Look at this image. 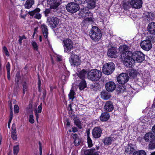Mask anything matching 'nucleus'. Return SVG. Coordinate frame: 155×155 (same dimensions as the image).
Wrapping results in <instances>:
<instances>
[{
	"instance_id": "obj_1",
	"label": "nucleus",
	"mask_w": 155,
	"mask_h": 155,
	"mask_svg": "<svg viewBox=\"0 0 155 155\" xmlns=\"http://www.w3.org/2000/svg\"><path fill=\"white\" fill-rule=\"evenodd\" d=\"M101 71L97 69H92L87 72V78L92 81H97L102 75Z\"/></svg>"
},
{
	"instance_id": "obj_2",
	"label": "nucleus",
	"mask_w": 155,
	"mask_h": 155,
	"mask_svg": "<svg viewBox=\"0 0 155 155\" xmlns=\"http://www.w3.org/2000/svg\"><path fill=\"white\" fill-rule=\"evenodd\" d=\"M89 35L91 38L94 41H99L102 36L101 31L96 26H94L92 28Z\"/></svg>"
},
{
	"instance_id": "obj_3",
	"label": "nucleus",
	"mask_w": 155,
	"mask_h": 155,
	"mask_svg": "<svg viewBox=\"0 0 155 155\" xmlns=\"http://www.w3.org/2000/svg\"><path fill=\"white\" fill-rule=\"evenodd\" d=\"M63 43L64 52L73 54L74 47L73 43L72 41L70 39L67 38L63 41Z\"/></svg>"
},
{
	"instance_id": "obj_4",
	"label": "nucleus",
	"mask_w": 155,
	"mask_h": 155,
	"mask_svg": "<svg viewBox=\"0 0 155 155\" xmlns=\"http://www.w3.org/2000/svg\"><path fill=\"white\" fill-rule=\"evenodd\" d=\"M153 36L149 35L146 38V39L142 41L140 43V46L143 50L147 51L150 50L152 48L151 40Z\"/></svg>"
},
{
	"instance_id": "obj_5",
	"label": "nucleus",
	"mask_w": 155,
	"mask_h": 155,
	"mask_svg": "<svg viewBox=\"0 0 155 155\" xmlns=\"http://www.w3.org/2000/svg\"><path fill=\"white\" fill-rule=\"evenodd\" d=\"M131 57L134 63L135 62L141 63L145 59L144 54L140 51H136L131 53Z\"/></svg>"
},
{
	"instance_id": "obj_6",
	"label": "nucleus",
	"mask_w": 155,
	"mask_h": 155,
	"mask_svg": "<svg viewBox=\"0 0 155 155\" xmlns=\"http://www.w3.org/2000/svg\"><path fill=\"white\" fill-rule=\"evenodd\" d=\"M115 68V65L112 62L105 64H104L103 67V72L106 74H110L114 71Z\"/></svg>"
},
{
	"instance_id": "obj_7",
	"label": "nucleus",
	"mask_w": 155,
	"mask_h": 155,
	"mask_svg": "<svg viewBox=\"0 0 155 155\" xmlns=\"http://www.w3.org/2000/svg\"><path fill=\"white\" fill-rule=\"evenodd\" d=\"M120 58L124 64L126 66L130 67L134 64L131 56H126V54H123Z\"/></svg>"
},
{
	"instance_id": "obj_8",
	"label": "nucleus",
	"mask_w": 155,
	"mask_h": 155,
	"mask_svg": "<svg viewBox=\"0 0 155 155\" xmlns=\"http://www.w3.org/2000/svg\"><path fill=\"white\" fill-rule=\"evenodd\" d=\"M79 4L75 2H71L69 3L66 7L67 11L71 13H74L80 9Z\"/></svg>"
},
{
	"instance_id": "obj_9",
	"label": "nucleus",
	"mask_w": 155,
	"mask_h": 155,
	"mask_svg": "<svg viewBox=\"0 0 155 155\" xmlns=\"http://www.w3.org/2000/svg\"><path fill=\"white\" fill-rule=\"evenodd\" d=\"M47 22L48 25L52 28H56L59 22V19L55 17L49 16L47 18Z\"/></svg>"
},
{
	"instance_id": "obj_10",
	"label": "nucleus",
	"mask_w": 155,
	"mask_h": 155,
	"mask_svg": "<svg viewBox=\"0 0 155 155\" xmlns=\"http://www.w3.org/2000/svg\"><path fill=\"white\" fill-rule=\"evenodd\" d=\"M129 77L128 74L126 73L121 74L117 78L118 82L120 84H124L129 80Z\"/></svg>"
},
{
	"instance_id": "obj_11",
	"label": "nucleus",
	"mask_w": 155,
	"mask_h": 155,
	"mask_svg": "<svg viewBox=\"0 0 155 155\" xmlns=\"http://www.w3.org/2000/svg\"><path fill=\"white\" fill-rule=\"evenodd\" d=\"M63 2L62 0H47L48 4L50 5V8L56 9Z\"/></svg>"
},
{
	"instance_id": "obj_12",
	"label": "nucleus",
	"mask_w": 155,
	"mask_h": 155,
	"mask_svg": "<svg viewBox=\"0 0 155 155\" xmlns=\"http://www.w3.org/2000/svg\"><path fill=\"white\" fill-rule=\"evenodd\" d=\"M143 2L142 0H132L130 4V7L136 9H139L142 7Z\"/></svg>"
},
{
	"instance_id": "obj_13",
	"label": "nucleus",
	"mask_w": 155,
	"mask_h": 155,
	"mask_svg": "<svg viewBox=\"0 0 155 155\" xmlns=\"http://www.w3.org/2000/svg\"><path fill=\"white\" fill-rule=\"evenodd\" d=\"M128 47L126 45L120 46L119 49L120 51L121 56L123 54H126V56H131L132 52L128 51Z\"/></svg>"
},
{
	"instance_id": "obj_14",
	"label": "nucleus",
	"mask_w": 155,
	"mask_h": 155,
	"mask_svg": "<svg viewBox=\"0 0 155 155\" xmlns=\"http://www.w3.org/2000/svg\"><path fill=\"white\" fill-rule=\"evenodd\" d=\"M102 130L99 127H94L92 130V135L94 138H98L100 137L102 134Z\"/></svg>"
},
{
	"instance_id": "obj_15",
	"label": "nucleus",
	"mask_w": 155,
	"mask_h": 155,
	"mask_svg": "<svg viewBox=\"0 0 155 155\" xmlns=\"http://www.w3.org/2000/svg\"><path fill=\"white\" fill-rule=\"evenodd\" d=\"M69 61L71 65L77 66L80 64V60L77 55H72Z\"/></svg>"
},
{
	"instance_id": "obj_16",
	"label": "nucleus",
	"mask_w": 155,
	"mask_h": 155,
	"mask_svg": "<svg viewBox=\"0 0 155 155\" xmlns=\"http://www.w3.org/2000/svg\"><path fill=\"white\" fill-rule=\"evenodd\" d=\"M40 11V9L39 8H37L34 10L31 11L29 12L28 14L30 15L31 16H34L35 15L34 18L40 19L41 18V15L38 13Z\"/></svg>"
},
{
	"instance_id": "obj_17",
	"label": "nucleus",
	"mask_w": 155,
	"mask_h": 155,
	"mask_svg": "<svg viewBox=\"0 0 155 155\" xmlns=\"http://www.w3.org/2000/svg\"><path fill=\"white\" fill-rule=\"evenodd\" d=\"M105 87L107 91L112 92L115 89L116 85L113 82L109 81L106 83Z\"/></svg>"
},
{
	"instance_id": "obj_18",
	"label": "nucleus",
	"mask_w": 155,
	"mask_h": 155,
	"mask_svg": "<svg viewBox=\"0 0 155 155\" xmlns=\"http://www.w3.org/2000/svg\"><path fill=\"white\" fill-rule=\"evenodd\" d=\"M114 109V106L112 102L108 101L106 102L104 107V110L107 112L112 111Z\"/></svg>"
},
{
	"instance_id": "obj_19",
	"label": "nucleus",
	"mask_w": 155,
	"mask_h": 155,
	"mask_svg": "<svg viewBox=\"0 0 155 155\" xmlns=\"http://www.w3.org/2000/svg\"><path fill=\"white\" fill-rule=\"evenodd\" d=\"M53 8H50L46 9L44 12L45 15V17H47L50 15L51 14H54V15H57L56 12L58 11V9H56L54 10H52Z\"/></svg>"
},
{
	"instance_id": "obj_20",
	"label": "nucleus",
	"mask_w": 155,
	"mask_h": 155,
	"mask_svg": "<svg viewBox=\"0 0 155 155\" xmlns=\"http://www.w3.org/2000/svg\"><path fill=\"white\" fill-rule=\"evenodd\" d=\"M155 136L152 132L146 133L144 137V140L147 142L154 140H155Z\"/></svg>"
},
{
	"instance_id": "obj_21",
	"label": "nucleus",
	"mask_w": 155,
	"mask_h": 155,
	"mask_svg": "<svg viewBox=\"0 0 155 155\" xmlns=\"http://www.w3.org/2000/svg\"><path fill=\"white\" fill-rule=\"evenodd\" d=\"M117 51L114 48L112 47L108 51L107 55L111 58H116L117 57L116 55Z\"/></svg>"
},
{
	"instance_id": "obj_22",
	"label": "nucleus",
	"mask_w": 155,
	"mask_h": 155,
	"mask_svg": "<svg viewBox=\"0 0 155 155\" xmlns=\"http://www.w3.org/2000/svg\"><path fill=\"white\" fill-rule=\"evenodd\" d=\"M148 32L151 34L155 35V23L151 22L149 24L147 27Z\"/></svg>"
},
{
	"instance_id": "obj_23",
	"label": "nucleus",
	"mask_w": 155,
	"mask_h": 155,
	"mask_svg": "<svg viewBox=\"0 0 155 155\" xmlns=\"http://www.w3.org/2000/svg\"><path fill=\"white\" fill-rule=\"evenodd\" d=\"M11 129V137L14 140H16L17 139V136L16 134L15 125V124H13Z\"/></svg>"
},
{
	"instance_id": "obj_24",
	"label": "nucleus",
	"mask_w": 155,
	"mask_h": 155,
	"mask_svg": "<svg viewBox=\"0 0 155 155\" xmlns=\"http://www.w3.org/2000/svg\"><path fill=\"white\" fill-rule=\"evenodd\" d=\"M41 28L44 36L45 38H47L48 34L47 26L43 24L41 25Z\"/></svg>"
},
{
	"instance_id": "obj_25",
	"label": "nucleus",
	"mask_w": 155,
	"mask_h": 155,
	"mask_svg": "<svg viewBox=\"0 0 155 155\" xmlns=\"http://www.w3.org/2000/svg\"><path fill=\"white\" fill-rule=\"evenodd\" d=\"M109 114L106 111L102 113L100 117V119L102 121H106L109 119Z\"/></svg>"
},
{
	"instance_id": "obj_26",
	"label": "nucleus",
	"mask_w": 155,
	"mask_h": 155,
	"mask_svg": "<svg viewBox=\"0 0 155 155\" xmlns=\"http://www.w3.org/2000/svg\"><path fill=\"white\" fill-rule=\"evenodd\" d=\"M101 97L105 100H107L109 99L111 97V95L107 91H104L101 92Z\"/></svg>"
},
{
	"instance_id": "obj_27",
	"label": "nucleus",
	"mask_w": 155,
	"mask_h": 155,
	"mask_svg": "<svg viewBox=\"0 0 155 155\" xmlns=\"http://www.w3.org/2000/svg\"><path fill=\"white\" fill-rule=\"evenodd\" d=\"M77 75L82 80L85 78L87 74V72L84 69H83L80 71H78V73H77Z\"/></svg>"
},
{
	"instance_id": "obj_28",
	"label": "nucleus",
	"mask_w": 155,
	"mask_h": 155,
	"mask_svg": "<svg viewBox=\"0 0 155 155\" xmlns=\"http://www.w3.org/2000/svg\"><path fill=\"white\" fill-rule=\"evenodd\" d=\"M35 3V0H27L25 5V8L29 9L31 8Z\"/></svg>"
},
{
	"instance_id": "obj_29",
	"label": "nucleus",
	"mask_w": 155,
	"mask_h": 155,
	"mask_svg": "<svg viewBox=\"0 0 155 155\" xmlns=\"http://www.w3.org/2000/svg\"><path fill=\"white\" fill-rule=\"evenodd\" d=\"M74 140V143L75 146H78L80 144L81 140L78 137L76 134H74L72 136Z\"/></svg>"
},
{
	"instance_id": "obj_30",
	"label": "nucleus",
	"mask_w": 155,
	"mask_h": 155,
	"mask_svg": "<svg viewBox=\"0 0 155 155\" xmlns=\"http://www.w3.org/2000/svg\"><path fill=\"white\" fill-rule=\"evenodd\" d=\"M102 141L105 145H110L113 142L110 137H105L103 140Z\"/></svg>"
},
{
	"instance_id": "obj_31",
	"label": "nucleus",
	"mask_w": 155,
	"mask_h": 155,
	"mask_svg": "<svg viewBox=\"0 0 155 155\" xmlns=\"http://www.w3.org/2000/svg\"><path fill=\"white\" fill-rule=\"evenodd\" d=\"M95 151V149L94 148L91 149L84 150V152L85 155H93Z\"/></svg>"
},
{
	"instance_id": "obj_32",
	"label": "nucleus",
	"mask_w": 155,
	"mask_h": 155,
	"mask_svg": "<svg viewBox=\"0 0 155 155\" xmlns=\"http://www.w3.org/2000/svg\"><path fill=\"white\" fill-rule=\"evenodd\" d=\"M74 124L79 129L82 128L81 123L80 120L77 118L75 117L73 119Z\"/></svg>"
},
{
	"instance_id": "obj_33",
	"label": "nucleus",
	"mask_w": 155,
	"mask_h": 155,
	"mask_svg": "<svg viewBox=\"0 0 155 155\" xmlns=\"http://www.w3.org/2000/svg\"><path fill=\"white\" fill-rule=\"evenodd\" d=\"M91 8H94L95 6V0H85Z\"/></svg>"
},
{
	"instance_id": "obj_34",
	"label": "nucleus",
	"mask_w": 155,
	"mask_h": 155,
	"mask_svg": "<svg viewBox=\"0 0 155 155\" xmlns=\"http://www.w3.org/2000/svg\"><path fill=\"white\" fill-rule=\"evenodd\" d=\"M123 84L118 85L117 87H116V89L117 91H118L119 93H121L124 92L126 90L125 87L123 86Z\"/></svg>"
},
{
	"instance_id": "obj_35",
	"label": "nucleus",
	"mask_w": 155,
	"mask_h": 155,
	"mask_svg": "<svg viewBox=\"0 0 155 155\" xmlns=\"http://www.w3.org/2000/svg\"><path fill=\"white\" fill-rule=\"evenodd\" d=\"M79 86V88L81 90L84 89L86 87V81L84 80H82L80 83Z\"/></svg>"
},
{
	"instance_id": "obj_36",
	"label": "nucleus",
	"mask_w": 155,
	"mask_h": 155,
	"mask_svg": "<svg viewBox=\"0 0 155 155\" xmlns=\"http://www.w3.org/2000/svg\"><path fill=\"white\" fill-rule=\"evenodd\" d=\"M148 147L151 150H153L155 148V140L150 141Z\"/></svg>"
},
{
	"instance_id": "obj_37",
	"label": "nucleus",
	"mask_w": 155,
	"mask_h": 155,
	"mask_svg": "<svg viewBox=\"0 0 155 155\" xmlns=\"http://www.w3.org/2000/svg\"><path fill=\"white\" fill-rule=\"evenodd\" d=\"M133 155H146V153L144 150H140L134 152Z\"/></svg>"
},
{
	"instance_id": "obj_38",
	"label": "nucleus",
	"mask_w": 155,
	"mask_h": 155,
	"mask_svg": "<svg viewBox=\"0 0 155 155\" xmlns=\"http://www.w3.org/2000/svg\"><path fill=\"white\" fill-rule=\"evenodd\" d=\"M75 93L73 90H71L69 94H68V96L70 99H71L72 101L73 99L74 98V95Z\"/></svg>"
},
{
	"instance_id": "obj_39",
	"label": "nucleus",
	"mask_w": 155,
	"mask_h": 155,
	"mask_svg": "<svg viewBox=\"0 0 155 155\" xmlns=\"http://www.w3.org/2000/svg\"><path fill=\"white\" fill-rule=\"evenodd\" d=\"M87 143L88 145V147H91L93 146V144L92 142V140L91 139L89 135L87 134Z\"/></svg>"
},
{
	"instance_id": "obj_40",
	"label": "nucleus",
	"mask_w": 155,
	"mask_h": 155,
	"mask_svg": "<svg viewBox=\"0 0 155 155\" xmlns=\"http://www.w3.org/2000/svg\"><path fill=\"white\" fill-rule=\"evenodd\" d=\"M19 151V145L15 146L13 147V153L15 155H17Z\"/></svg>"
},
{
	"instance_id": "obj_41",
	"label": "nucleus",
	"mask_w": 155,
	"mask_h": 155,
	"mask_svg": "<svg viewBox=\"0 0 155 155\" xmlns=\"http://www.w3.org/2000/svg\"><path fill=\"white\" fill-rule=\"evenodd\" d=\"M31 43L34 49L37 51L38 49V45L37 43L34 41H32L31 42Z\"/></svg>"
},
{
	"instance_id": "obj_42",
	"label": "nucleus",
	"mask_w": 155,
	"mask_h": 155,
	"mask_svg": "<svg viewBox=\"0 0 155 155\" xmlns=\"http://www.w3.org/2000/svg\"><path fill=\"white\" fill-rule=\"evenodd\" d=\"M147 18H149V20L153 19L154 17V15L151 12H148L147 15Z\"/></svg>"
},
{
	"instance_id": "obj_43",
	"label": "nucleus",
	"mask_w": 155,
	"mask_h": 155,
	"mask_svg": "<svg viewBox=\"0 0 155 155\" xmlns=\"http://www.w3.org/2000/svg\"><path fill=\"white\" fill-rule=\"evenodd\" d=\"M23 87V94H24L25 91H27L28 88V85L26 82H24L22 84Z\"/></svg>"
},
{
	"instance_id": "obj_44",
	"label": "nucleus",
	"mask_w": 155,
	"mask_h": 155,
	"mask_svg": "<svg viewBox=\"0 0 155 155\" xmlns=\"http://www.w3.org/2000/svg\"><path fill=\"white\" fill-rule=\"evenodd\" d=\"M86 7H83V8H81V10L80 11L78 14L80 16H82L84 13H85L86 12Z\"/></svg>"
},
{
	"instance_id": "obj_45",
	"label": "nucleus",
	"mask_w": 155,
	"mask_h": 155,
	"mask_svg": "<svg viewBox=\"0 0 155 155\" xmlns=\"http://www.w3.org/2000/svg\"><path fill=\"white\" fill-rule=\"evenodd\" d=\"M3 51L5 53V55L7 56H9V54L8 49L5 46H4L3 48Z\"/></svg>"
},
{
	"instance_id": "obj_46",
	"label": "nucleus",
	"mask_w": 155,
	"mask_h": 155,
	"mask_svg": "<svg viewBox=\"0 0 155 155\" xmlns=\"http://www.w3.org/2000/svg\"><path fill=\"white\" fill-rule=\"evenodd\" d=\"M117 135L116 134H114L111 135L110 137L113 142L117 138Z\"/></svg>"
},
{
	"instance_id": "obj_47",
	"label": "nucleus",
	"mask_w": 155,
	"mask_h": 155,
	"mask_svg": "<svg viewBox=\"0 0 155 155\" xmlns=\"http://www.w3.org/2000/svg\"><path fill=\"white\" fill-rule=\"evenodd\" d=\"M129 74L130 77H131L133 78H134L137 76L136 72L135 71H130Z\"/></svg>"
},
{
	"instance_id": "obj_48",
	"label": "nucleus",
	"mask_w": 155,
	"mask_h": 155,
	"mask_svg": "<svg viewBox=\"0 0 155 155\" xmlns=\"http://www.w3.org/2000/svg\"><path fill=\"white\" fill-rule=\"evenodd\" d=\"M130 4V3L127 2L126 3H124L123 5V8L124 9L127 10L129 8V5Z\"/></svg>"
},
{
	"instance_id": "obj_49",
	"label": "nucleus",
	"mask_w": 155,
	"mask_h": 155,
	"mask_svg": "<svg viewBox=\"0 0 155 155\" xmlns=\"http://www.w3.org/2000/svg\"><path fill=\"white\" fill-rule=\"evenodd\" d=\"M33 118L34 116L32 114H31L29 115V122L31 124H33L35 122Z\"/></svg>"
},
{
	"instance_id": "obj_50",
	"label": "nucleus",
	"mask_w": 155,
	"mask_h": 155,
	"mask_svg": "<svg viewBox=\"0 0 155 155\" xmlns=\"http://www.w3.org/2000/svg\"><path fill=\"white\" fill-rule=\"evenodd\" d=\"M96 85L97 84H91L90 86L91 88L93 91H97V89Z\"/></svg>"
},
{
	"instance_id": "obj_51",
	"label": "nucleus",
	"mask_w": 155,
	"mask_h": 155,
	"mask_svg": "<svg viewBox=\"0 0 155 155\" xmlns=\"http://www.w3.org/2000/svg\"><path fill=\"white\" fill-rule=\"evenodd\" d=\"M130 146L128 145L125 147V152L128 154H130L131 152L130 150Z\"/></svg>"
},
{
	"instance_id": "obj_52",
	"label": "nucleus",
	"mask_w": 155,
	"mask_h": 155,
	"mask_svg": "<svg viewBox=\"0 0 155 155\" xmlns=\"http://www.w3.org/2000/svg\"><path fill=\"white\" fill-rule=\"evenodd\" d=\"M19 39L18 40V42L20 44H21L22 43V40L24 39H26V38L25 36L23 35L22 37H21L20 36H19Z\"/></svg>"
},
{
	"instance_id": "obj_53",
	"label": "nucleus",
	"mask_w": 155,
	"mask_h": 155,
	"mask_svg": "<svg viewBox=\"0 0 155 155\" xmlns=\"http://www.w3.org/2000/svg\"><path fill=\"white\" fill-rule=\"evenodd\" d=\"M14 110L15 113H18L19 111V107L17 105H15L14 106Z\"/></svg>"
},
{
	"instance_id": "obj_54",
	"label": "nucleus",
	"mask_w": 155,
	"mask_h": 155,
	"mask_svg": "<svg viewBox=\"0 0 155 155\" xmlns=\"http://www.w3.org/2000/svg\"><path fill=\"white\" fill-rule=\"evenodd\" d=\"M20 79V76L19 74L18 75V74H17V76L15 78V80L16 83L17 84H18L19 81Z\"/></svg>"
},
{
	"instance_id": "obj_55",
	"label": "nucleus",
	"mask_w": 155,
	"mask_h": 155,
	"mask_svg": "<svg viewBox=\"0 0 155 155\" xmlns=\"http://www.w3.org/2000/svg\"><path fill=\"white\" fill-rule=\"evenodd\" d=\"M42 108V104L41 103L40 105H39L38 108V111L37 112L39 113H41V110Z\"/></svg>"
},
{
	"instance_id": "obj_56",
	"label": "nucleus",
	"mask_w": 155,
	"mask_h": 155,
	"mask_svg": "<svg viewBox=\"0 0 155 155\" xmlns=\"http://www.w3.org/2000/svg\"><path fill=\"white\" fill-rule=\"evenodd\" d=\"M6 68L7 72H10V65L9 62L7 63L6 64Z\"/></svg>"
},
{
	"instance_id": "obj_57",
	"label": "nucleus",
	"mask_w": 155,
	"mask_h": 155,
	"mask_svg": "<svg viewBox=\"0 0 155 155\" xmlns=\"http://www.w3.org/2000/svg\"><path fill=\"white\" fill-rule=\"evenodd\" d=\"M85 0H74V2L78 4H81L84 3Z\"/></svg>"
},
{
	"instance_id": "obj_58",
	"label": "nucleus",
	"mask_w": 155,
	"mask_h": 155,
	"mask_svg": "<svg viewBox=\"0 0 155 155\" xmlns=\"http://www.w3.org/2000/svg\"><path fill=\"white\" fill-rule=\"evenodd\" d=\"M85 21L88 22H93V18L91 17L87 18L85 19Z\"/></svg>"
},
{
	"instance_id": "obj_59",
	"label": "nucleus",
	"mask_w": 155,
	"mask_h": 155,
	"mask_svg": "<svg viewBox=\"0 0 155 155\" xmlns=\"http://www.w3.org/2000/svg\"><path fill=\"white\" fill-rule=\"evenodd\" d=\"M32 105H29V107H28V112H29V113H32L33 111H32Z\"/></svg>"
},
{
	"instance_id": "obj_60",
	"label": "nucleus",
	"mask_w": 155,
	"mask_h": 155,
	"mask_svg": "<svg viewBox=\"0 0 155 155\" xmlns=\"http://www.w3.org/2000/svg\"><path fill=\"white\" fill-rule=\"evenodd\" d=\"M39 151H40V155H42V148L41 147V144L40 143V142H39Z\"/></svg>"
},
{
	"instance_id": "obj_61",
	"label": "nucleus",
	"mask_w": 155,
	"mask_h": 155,
	"mask_svg": "<svg viewBox=\"0 0 155 155\" xmlns=\"http://www.w3.org/2000/svg\"><path fill=\"white\" fill-rule=\"evenodd\" d=\"M78 130L76 127H72V131L74 133H75L77 132Z\"/></svg>"
},
{
	"instance_id": "obj_62",
	"label": "nucleus",
	"mask_w": 155,
	"mask_h": 155,
	"mask_svg": "<svg viewBox=\"0 0 155 155\" xmlns=\"http://www.w3.org/2000/svg\"><path fill=\"white\" fill-rule=\"evenodd\" d=\"M41 81L39 79H38V88L40 89V87L41 86Z\"/></svg>"
},
{
	"instance_id": "obj_63",
	"label": "nucleus",
	"mask_w": 155,
	"mask_h": 155,
	"mask_svg": "<svg viewBox=\"0 0 155 155\" xmlns=\"http://www.w3.org/2000/svg\"><path fill=\"white\" fill-rule=\"evenodd\" d=\"M130 150L131 152L130 153H132L134 150V148L130 146Z\"/></svg>"
},
{
	"instance_id": "obj_64",
	"label": "nucleus",
	"mask_w": 155,
	"mask_h": 155,
	"mask_svg": "<svg viewBox=\"0 0 155 155\" xmlns=\"http://www.w3.org/2000/svg\"><path fill=\"white\" fill-rule=\"evenodd\" d=\"M68 109L69 110H71L72 111L73 110L72 108V105L71 104H70L68 105Z\"/></svg>"
}]
</instances>
